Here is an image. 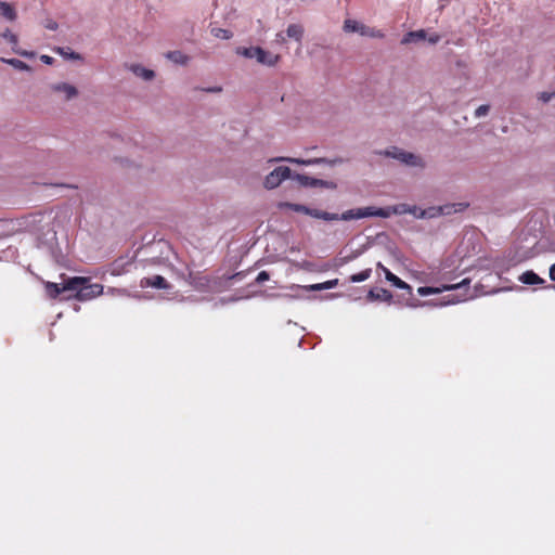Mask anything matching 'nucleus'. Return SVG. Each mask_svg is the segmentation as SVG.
<instances>
[{
	"mask_svg": "<svg viewBox=\"0 0 555 555\" xmlns=\"http://www.w3.org/2000/svg\"><path fill=\"white\" fill-rule=\"evenodd\" d=\"M64 288L68 292H76L75 298L80 301L91 300L103 294V285L89 284L88 278L74 276L66 280Z\"/></svg>",
	"mask_w": 555,
	"mask_h": 555,
	"instance_id": "1",
	"label": "nucleus"
},
{
	"mask_svg": "<svg viewBox=\"0 0 555 555\" xmlns=\"http://www.w3.org/2000/svg\"><path fill=\"white\" fill-rule=\"evenodd\" d=\"M235 53L246 59H255L258 64L268 67H273L280 62L279 54H274L260 47H238Z\"/></svg>",
	"mask_w": 555,
	"mask_h": 555,
	"instance_id": "2",
	"label": "nucleus"
},
{
	"mask_svg": "<svg viewBox=\"0 0 555 555\" xmlns=\"http://www.w3.org/2000/svg\"><path fill=\"white\" fill-rule=\"evenodd\" d=\"M379 154L389 158H393L408 167L417 169H424L426 167V162L421 155L396 146L387 149Z\"/></svg>",
	"mask_w": 555,
	"mask_h": 555,
	"instance_id": "3",
	"label": "nucleus"
},
{
	"mask_svg": "<svg viewBox=\"0 0 555 555\" xmlns=\"http://www.w3.org/2000/svg\"><path fill=\"white\" fill-rule=\"evenodd\" d=\"M468 207L466 203H452L446 204L441 206H433L427 209H424L420 217L422 219H433L440 216H449L456 212H462Z\"/></svg>",
	"mask_w": 555,
	"mask_h": 555,
	"instance_id": "4",
	"label": "nucleus"
},
{
	"mask_svg": "<svg viewBox=\"0 0 555 555\" xmlns=\"http://www.w3.org/2000/svg\"><path fill=\"white\" fill-rule=\"evenodd\" d=\"M292 170L289 167L280 166L268 173L263 180V186L267 190L278 188L283 181L291 178Z\"/></svg>",
	"mask_w": 555,
	"mask_h": 555,
	"instance_id": "5",
	"label": "nucleus"
},
{
	"mask_svg": "<svg viewBox=\"0 0 555 555\" xmlns=\"http://www.w3.org/2000/svg\"><path fill=\"white\" fill-rule=\"evenodd\" d=\"M50 90L63 101H70L78 95V90L75 86L63 81L50 85Z\"/></svg>",
	"mask_w": 555,
	"mask_h": 555,
	"instance_id": "6",
	"label": "nucleus"
},
{
	"mask_svg": "<svg viewBox=\"0 0 555 555\" xmlns=\"http://www.w3.org/2000/svg\"><path fill=\"white\" fill-rule=\"evenodd\" d=\"M275 160H287L289 163L299 164V165H314V164H325L330 167H335L337 165H341L344 163V159L340 157L334 158V159H327V158H314L309 160L298 159V158H275L271 159V162Z\"/></svg>",
	"mask_w": 555,
	"mask_h": 555,
	"instance_id": "7",
	"label": "nucleus"
},
{
	"mask_svg": "<svg viewBox=\"0 0 555 555\" xmlns=\"http://www.w3.org/2000/svg\"><path fill=\"white\" fill-rule=\"evenodd\" d=\"M469 284V280L465 279L461 283L452 284V285H443L441 287H429V286H421L417 288V293L421 296H428L434 294H440L444 291L459 289Z\"/></svg>",
	"mask_w": 555,
	"mask_h": 555,
	"instance_id": "8",
	"label": "nucleus"
},
{
	"mask_svg": "<svg viewBox=\"0 0 555 555\" xmlns=\"http://www.w3.org/2000/svg\"><path fill=\"white\" fill-rule=\"evenodd\" d=\"M296 179L300 184H302L305 186H313V188L319 186V188H326V189H332V190L337 188V184L333 181L310 178V177L304 176V175H297Z\"/></svg>",
	"mask_w": 555,
	"mask_h": 555,
	"instance_id": "9",
	"label": "nucleus"
},
{
	"mask_svg": "<svg viewBox=\"0 0 555 555\" xmlns=\"http://www.w3.org/2000/svg\"><path fill=\"white\" fill-rule=\"evenodd\" d=\"M360 218H369V217H378V218H388V211L386 207L379 208L375 206L360 207Z\"/></svg>",
	"mask_w": 555,
	"mask_h": 555,
	"instance_id": "10",
	"label": "nucleus"
},
{
	"mask_svg": "<svg viewBox=\"0 0 555 555\" xmlns=\"http://www.w3.org/2000/svg\"><path fill=\"white\" fill-rule=\"evenodd\" d=\"M129 70L144 81H151L155 78V72L142 66L141 64H131L129 66Z\"/></svg>",
	"mask_w": 555,
	"mask_h": 555,
	"instance_id": "11",
	"label": "nucleus"
},
{
	"mask_svg": "<svg viewBox=\"0 0 555 555\" xmlns=\"http://www.w3.org/2000/svg\"><path fill=\"white\" fill-rule=\"evenodd\" d=\"M0 16L9 22L17 20V11L13 3L0 0Z\"/></svg>",
	"mask_w": 555,
	"mask_h": 555,
	"instance_id": "12",
	"label": "nucleus"
},
{
	"mask_svg": "<svg viewBox=\"0 0 555 555\" xmlns=\"http://www.w3.org/2000/svg\"><path fill=\"white\" fill-rule=\"evenodd\" d=\"M165 57L172 63L181 66H185L190 63L191 57L186 54H184L182 51L175 50V51H168L165 54Z\"/></svg>",
	"mask_w": 555,
	"mask_h": 555,
	"instance_id": "13",
	"label": "nucleus"
},
{
	"mask_svg": "<svg viewBox=\"0 0 555 555\" xmlns=\"http://www.w3.org/2000/svg\"><path fill=\"white\" fill-rule=\"evenodd\" d=\"M304 33H305L304 26L300 24H295V23L289 24L286 28L287 38L295 40L299 44L302 41Z\"/></svg>",
	"mask_w": 555,
	"mask_h": 555,
	"instance_id": "14",
	"label": "nucleus"
},
{
	"mask_svg": "<svg viewBox=\"0 0 555 555\" xmlns=\"http://www.w3.org/2000/svg\"><path fill=\"white\" fill-rule=\"evenodd\" d=\"M141 286L142 287L151 286V287H155V288H167V283L163 276L155 275L153 278H144L141 281Z\"/></svg>",
	"mask_w": 555,
	"mask_h": 555,
	"instance_id": "15",
	"label": "nucleus"
},
{
	"mask_svg": "<svg viewBox=\"0 0 555 555\" xmlns=\"http://www.w3.org/2000/svg\"><path fill=\"white\" fill-rule=\"evenodd\" d=\"M427 38L426 31L424 29L409 31L404 35V37L401 40L402 44H409L412 42H417L421 40H425Z\"/></svg>",
	"mask_w": 555,
	"mask_h": 555,
	"instance_id": "16",
	"label": "nucleus"
},
{
	"mask_svg": "<svg viewBox=\"0 0 555 555\" xmlns=\"http://www.w3.org/2000/svg\"><path fill=\"white\" fill-rule=\"evenodd\" d=\"M307 215L317 219H322L325 221H336L338 220V214H332L327 211H322L319 209H311L308 207Z\"/></svg>",
	"mask_w": 555,
	"mask_h": 555,
	"instance_id": "17",
	"label": "nucleus"
},
{
	"mask_svg": "<svg viewBox=\"0 0 555 555\" xmlns=\"http://www.w3.org/2000/svg\"><path fill=\"white\" fill-rule=\"evenodd\" d=\"M367 298L370 300H383V301H390L392 298V295L389 291L379 288V289H371L367 293Z\"/></svg>",
	"mask_w": 555,
	"mask_h": 555,
	"instance_id": "18",
	"label": "nucleus"
},
{
	"mask_svg": "<svg viewBox=\"0 0 555 555\" xmlns=\"http://www.w3.org/2000/svg\"><path fill=\"white\" fill-rule=\"evenodd\" d=\"M519 281L524 284L528 285H538L544 283V280L541 279L533 271H526L519 276Z\"/></svg>",
	"mask_w": 555,
	"mask_h": 555,
	"instance_id": "19",
	"label": "nucleus"
},
{
	"mask_svg": "<svg viewBox=\"0 0 555 555\" xmlns=\"http://www.w3.org/2000/svg\"><path fill=\"white\" fill-rule=\"evenodd\" d=\"M1 62L11 65L15 69L23 70V72H30L31 67L26 64L25 62L18 60V59H0Z\"/></svg>",
	"mask_w": 555,
	"mask_h": 555,
	"instance_id": "20",
	"label": "nucleus"
},
{
	"mask_svg": "<svg viewBox=\"0 0 555 555\" xmlns=\"http://www.w3.org/2000/svg\"><path fill=\"white\" fill-rule=\"evenodd\" d=\"M68 289L64 288V284L60 286L56 283L47 282L46 283V292L49 297L56 298L61 293L67 292Z\"/></svg>",
	"mask_w": 555,
	"mask_h": 555,
	"instance_id": "21",
	"label": "nucleus"
},
{
	"mask_svg": "<svg viewBox=\"0 0 555 555\" xmlns=\"http://www.w3.org/2000/svg\"><path fill=\"white\" fill-rule=\"evenodd\" d=\"M55 51L57 54H60L61 56H63L66 60H73V61H81L82 60L81 54L73 51L69 48H56Z\"/></svg>",
	"mask_w": 555,
	"mask_h": 555,
	"instance_id": "22",
	"label": "nucleus"
},
{
	"mask_svg": "<svg viewBox=\"0 0 555 555\" xmlns=\"http://www.w3.org/2000/svg\"><path fill=\"white\" fill-rule=\"evenodd\" d=\"M0 37L8 43H10L12 48H16L18 44L17 35H15L10 28H4L3 31L0 34Z\"/></svg>",
	"mask_w": 555,
	"mask_h": 555,
	"instance_id": "23",
	"label": "nucleus"
},
{
	"mask_svg": "<svg viewBox=\"0 0 555 555\" xmlns=\"http://www.w3.org/2000/svg\"><path fill=\"white\" fill-rule=\"evenodd\" d=\"M409 207L408 204H398L393 206L386 207V210L388 211V218L392 215H405L409 214Z\"/></svg>",
	"mask_w": 555,
	"mask_h": 555,
	"instance_id": "24",
	"label": "nucleus"
},
{
	"mask_svg": "<svg viewBox=\"0 0 555 555\" xmlns=\"http://www.w3.org/2000/svg\"><path fill=\"white\" fill-rule=\"evenodd\" d=\"M388 282H390L393 286L400 288V289H408V291H411V286L405 283L404 281H402L401 279H399L397 275H395L393 273L391 272H387V279H386Z\"/></svg>",
	"mask_w": 555,
	"mask_h": 555,
	"instance_id": "25",
	"label": "nucleus"
},
{
	"mask_svg": "<svg viewBox=\"0 0 555 555\" xmlns=\"http://www.w3.org/2000/svg\"><path fill=\"white\" fill-rule=\"evenodd\" d=\"M338 284V280H330L323 283L312 284L306 288L309 291H325L335 287Z\"/></svg>",
	"mask_w": 555,
	"mask_h": 555,
	"instance_id": "26",
	"label": "nucleus"
},
{
	"mask_svg": "<svg viewBox=\"0 0 555 555\" xmlns=\"http://www.w3.org/2000/svg\"><path fill=\"white\" fill-rule=\"evenodd\" d=\"M279 208L281 209H292L296 212H301V214H305L307 215V211H308V207L305 206V205H300V204H293V203H280L279 204Z\"/></svg>",
	"mask_w": 555,
	"mask_h": 555,
	"instance_id": "27",
	"label": "nucleus"
},
{
	"mask_svg": "<svg viewBox=\"0 0 555 555\" xmlns=\"http://www.w3.org/2000/svg\"><path fill=\"white\" fill-rule=\"evenodd\" d=\"M210 33L214 37L222 40H229L233 36V34L230 30L220 27L211 28Z\"/></svg>",
	"mask_w": 555,
	"mask_h": 555,
	"instance_id": "28",
	"label": "nucleus"
},
{
	"mask_svg": "<svg viewBox=\"0 0 555 555\" xmlns=\"http://www.w3.org/2000/svg\"><path fill=\"white\" fill-rule=\"evenodd\" d=\"M358 33L361 36H366V37L382 38L384 36L379 30H375L373 28H370V27L365 26L364 24L360 25Z\"/></svg>",
	"mask_w": 555,
	"mask_h": 555,
	"instance_id": "29",
	"label": "nucleus"
},
{
	"mask_svg": "<svg viewBox=\"0 0 555 555\" xmlns=\"http://www.w3.org/2000/svg\"><path fill=\"white\" fill-rule=\"evenodd\" d=\"M354 219H361L359 208L349 209L343 212L341 215H338V220L349 221Z\"/></svg>",
	"mask_w": 555,
	"mask_h": 555,
	"instance_id": "30",
	"label": "nucleus"
},
{
	"mask_svg": "<svg viewBox=\"0 0 555 555\" xmlns=\"http://www.w3.org/2000/svg\"><path fill=\"white\" fill-rule=\"evenodd\" d=\"M361 23L354 20H345L343 29L346 33H358Z\"/></svg>",
	"mask_w": 555,
	"mask_h": 555,
	"instance_id": "31",
	"label": "nucleus"
},
{
	"mask_svg": "<svg viewBox=\"0 0 555 555\" xmlns=\"http://www.w3.org/2000/svg\"><path fill=\"white\" fill-rule=\"evenodd\" d=\"M371 273H372L371 269H365V270L361 271L360 273L351 275L350 276V281L352 283L363 282V281L367 280L371 276Z\"/></svg>",
	"mask_w": 555,
	"mask_h": 555,
	"instance_id": "32",
	"label": "nucleus"
},
{
	"mask_svg": "<svg viewBox=\"0 0 555 555\" xmlns=\"http://www.w3.org/2000/svg\"><path fill=\"white\" fill-rule=\"evenodd\" d=\"M490 112V105L488 104H483V105H480L478 106L475 112H474V116L476 118H482L485 116H487Z\"/></svg>",
	"mask_w": 555,
	"mask_h": 555,
	"instance_id": "33",
	"label": "nucleus"
},
{
	"mask_svg": "<svg viewBox=\"0 0 555 555\" xmlns=\"http://www.w3.org/2000/svg\"><path fill=\"white\" fill-rule=\"evenodd\" d=\"M43 26L44 28L49 29V30H52V31H55L57 30L59 28V24L56 21L52 20V18H47L44 22H43Z\"/></svg>",
	"mask_w": 555,
	"mask_h": 555,
	"instance_id": "34",
	"label": "nucleus"
},
{
	"mask_svg": "<svg viewBox=\"0 0 555 555\" xmlns=\"http://www.w3.org/2000/svg\"><path fill=\"white\" fill-rule=\"evenodd\" d=\"M422 211H424V209H422V208H420V207H417V206H415V205H410V207H409V214H410V215H412V216H414V217H415V218H417V219H422V218L420 217V215L422 214Z\"/></svg>",
	"mask_w": 555,
	"mask_h": 555,
	"instance_id": "35",
	"label": "nucleus"
},
{
	"mask_svg": "<svg viewBox=\"0 0 555 555\" xmlns=\"http://www.w3.org/2000/svg\"><path fill=\"white\" fill-rule=\"evenodd\" d=\"M554 95H555L554 93H550V92H541V93L538 95V99H539L541 102H543V103H547V102H550V101L553 99V96H554Z\"/></svg>",
	"mask_w": 555,
	"mask_h": 555,
	"instance_id": "36",
	"label": "nucleus"
},
{
	"mask_svg": "<svg viewBox=\"0 0 555 555\" xmlns=\"http://www.w3.org/2000/svg\"><path fill=\"white\" fill-rule=\"evenodd\" d=\"M286 38H287L286 34L284 35L283 33H278L275 35L274 41L279 44H284V43H286Z\"/></svg>",
	"mask_w": 555,
	"mask_h": 555,
	"instance_id": "37",
	"label": "nucleus"
},
{
	"mask_svg": "<svg viewBox=\"0 0 555 555\" xmlns=\"http://www.w3.org/2000/svg\"><path fill=\"white\" fill-rule=\"evenodd\" d=\"M204 91L208 92V93H221L223 91L222 87L221 86H212V87H209V88H206L204 89Z\"/></svg>",
	"mask_w": 555,
	"mask_h": 555,
	"instance_id": "38",
	"label": "nucleus"
},
{
	"mask_svg": "<svg viewBox=\"0 0 555 555\" xmlns=\"http://www.w3.org/2000/svg\"><path fill=\"white\" fill-rule=\"evenodd\" d=\"M269 280V273L267 271H261L257 278H256V281L258 283H263L264 281H268Z\"/></svg>",
	"mask_w": 555,
	"mask_h": 555,
	"instance_id": "39",
	"label": "nucleus"
},
{
	"mask_svg": "<svg viewBox=\"0 0 555 555\" xmlns=\"http://www.w3.org/2000/svg\"><path fill=\"white\" fill-rule=\"evenodd\" d=\"M40 60L47 65H51L54 61L53 57L44 54L40 56Z\"/></svg>",
	"mask_w": 555,
	"mask_h": 555,
	"instance_id": "40",
	"label": "nucleus"
},
{
	"mask_svg": "<svg viewBox=\"0 0 555 555\" xmlns=\"http://www.w3.org/2000/svg\"><path fill=\"white\" fill-rule=\"evenodd\" d=\"M12 51L17 53V54H20V55H22V56H30V55H33V53H29L27 51L18 50L17 47L16 48H12Z\"/></svg>",
	"mask_w": 555,
	"mask_h": 555,
	"instance_id": "41",
	"label": "nucleus"
},
{
	"mask_svg": "<svg viewBox=\"0 0 555 555\" xmlns=\"http://www.w3.org/2000/svg\"><path fill=\"white\" fill-rule=\"evenodd\" d=\"M440 40V36L439 35H431L429 38H428V41L433 44L437 43L438 41Z\"/></svg>",
	"mask_w": 555,
	"mask_h": 555,
	"instance_id": "42",
	"label": "nucleus"
},
{
	"mask_svg": "<svg viewBox=\"0 0 555 555\" xmlns=\"http://www.w3.org/2000/svg\"><path fill=\"white\" fill-rule=\"evenodd\" d=\"M550 279L555 281V263L550 268Z\"/></svg>",
	"mask_w": 555,
	"mask_h": 555,
	"instance_id": "43",
	"label": "nucleus"
},
{
	"mask_svg": "<svg viewBox=\"0 0 555 555\" xmlns=\"http://www.w3.org/2000/svg\"><path fill=\"white\" fill-rule=\"evenodd\" d=\"M429 305V302L425 301V302H418L417 305H411L412 307H423V306H427Z\"/></svg>",
	"mask_w": 555,
	"mask_h": 555,
	"instance_id": "44",
	"label": "nucleus"
},
{
	"mask_svg": "<svg viewBox=\"0 0 555 555\" xmlns=\"http://www.w3.org/2000/svg\"><path fill=\"white\" fill-rule=\"evenodd\" d=\"M377 268H379L382 271H384V268H385V267H384L380 262H378V263H377Z\"/></svg>",
	"mask_w": 555,
	"mask_h": 555,
	"instance_id": "45",
	"label": "nucleus"
},
{
	"mask_svg": "<svg viewBox=\"0 0 555 555\" xmlns=\"http://www.w3.org/2000/svg\"><path fill=\"white\" fill-rule=\"evenodd\" d=\"M384 274H385V279H387V272H390L387 268H384Z\"/></svg>",
	"mask_w": 555,
	"mask_h": 555,
	"instance_id": "46",
	"label": "nucleus"
},
{
	"mask_svg": "<svg viewBox=\"0 0 555 555\" xmlns=\"http://www.w3.org/2000/svg\"><path fill=\"white\" fill-rule=\"evenodd\" d=\"M457 301H459V300H448V302H447V304H455V302H457Z\"/></svg>",
	"mask_w": 555,
	"mask_h": 555,
	"instance_id": "47",
	"label": "nucleus"
}]
</instances>
